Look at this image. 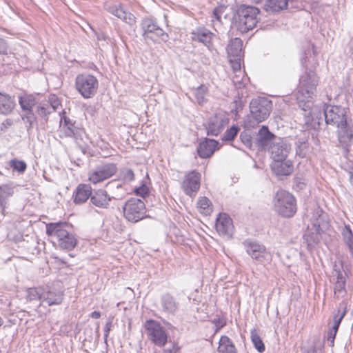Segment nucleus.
<instances>
[{
  "mask_svg": "<svg viewBox=\"0 0 353 353\" xmlns=\"http://www.w3.org/2000/svg\"><path fill=\"white\" fill-rule=\"evenodd\" d=\"M318 83L316 73L312 70H307L300 78L299 88L295 94L299 107L304 112H308L309 114L313 105L311 99Z\"/></svg>",
  "mask_w": 353,
  "mask_h": 353,
  "instance_id": "nucleus-1",
  "label": "nucleus"
},
{
  "mask_svg": "<svg viewBox=\"0 0 353 353\" xmlns=\"http://www.w3.org/2000/svg\"><path fill=\"white\" fill-rule=\"evenodd\" d=\"M48 236L56 239L60 249L70 251L77 245L76 235L70 230L67 223H50L46 225Z\"/></svg>",
  "mask_w": 353,
  "mask_h": 353,
  "instance_id": "nucleus-2",
  "label": "nucleus"
},
{
  "mask_svg": "<svg viewBox=\"0 0 353 353\" xmlns=\"http://www.w3.org/2000/svg\"><path fill=\"white\" fill-rule=\"evenodd\" d=\"M325 214L319 208L314 209L313 215L311 217V225L307 227V230L303 236L305 242L308 248L314 247L320 240L321 233L327 226V222L325 219Z\"/></svg>",
  "mask_w": 353,
  "mask_h": 353,
  "instance_id": "nucleus-3",
  "label": "nucleus"
},
{
  "mask_svg": "<svg viewBox=\"0 0 353 353\" xmlns=\"http://www.w3.org/2000/svg\"><path fill=\"white\" fill-rule=\"evenodd\" d=\"M273 202L275 211L284 217H291L296 212L294 197L285 190L277 191Z\"/></svg>",
  "mask_w": 353,
  "mask_h": 353,
  "instance_id": "nucleus-4",
  "label": "nucleus"
},
{
  "mask_svg": "<svg viewBox=\"0 0 353 353\" xmlns=\"http://www.w3.org/2000/svg\"><path fill=\"white\" fill-rule=\"evenodd\" d=\"M259 10L254 6H242L238 10V19L236 21L237 29L242 33L253 29L258 23L257 16Z\"/></svg>",
  "mask_w": 353,
  "mask_h": 353,
  "instance_id": "nucleus-5",
  "label": "nucleus"
},
{
  "mask_svg": "<svg viewBox=\"0 0 353 353\" xmlns=\"http://www.w3.org/2000/svg\"><path fill=\"white\" fill-rule=\"evenodd\" d=\"M146 334L148 339L155 345L162 347L168 342V334L165 328L157 321L147 320L144 324Z\"/></svg>",
  "mask_w": 353,
  "mask_h": 353,
  "instance_id": "nucleus-6",
  "label": "nucleus"
},
{
  "mask_svg": "<svg viewBox=\"0 0 353 353\" xmlns=\"http://www.w3.org/2000/svg\"><path fill=\"white\" fill-rule=\"evenodd\" d=\"M75 86L83 98L90 99L97 93L99 82L94 75L82 74L77 77Z\"/></svg>",
  "mask_w": 353,
  "mask_h": 353,
  "instance_id": "nucleus-7",
  "label": "nucleus"
},
{
  "mask_svg": "<svg viewBox=\"0 0 353 353\" xmlns=\"http://www.w3.org/2000/svg\"><path fill=\"white\" fill-rule=\"evenodd\" d=\"M123 216L129 221L138 222L145 214V206L143 201L136 198L128 199L123 207Z\"/></svg>",
  "mask_w": 353,
  "mask_h": 353,
  "instance_id": "nucleus-8",
  "label": "nucleus"
},
{
  "mask_svg": "<svg viewBox=\"0 0 353 353\" xmlns=\"http://www.w3.org/2000/svg\"><path fill=\"white\" fill-rule=\"evenodd\" d=\"M272 102L266 98L252 99L250 109L252 118L257 122H262L270 115L272 110Z\"/></svg>",
  "mask_w": 353,
  "mask_h": 353,
  "instance_id": "nucleus-9",
  "label": "nucleus"
},
{
  "mask_svg": "<svg viewBox=\"0 0 353 353\" xmlns=\"http://www.w3.org/2000/svg\"><path fill=\"white\" fill-rule=\"evenodd\" d=\"M325 120L327 124L337 126L346 125L347 110L345 108L338 105H326L324 108Z\"/></svg>",
  "mask_w": 353,
  "mask_h": 353,
  "instance_id": "nucleus-10",
  "label": "nucleus"
},
{
  "mask_svg": "<svg viewBox=\"0 0 353 353\" xmlns=\"http://www.w3.org/2000/svg\"><path fill=\"white\" fill-rule=\"evenodd\" d=\"M117 170V168L114 163H101L90 171L88 179L90 183L97 184L112 176Z\"/></svg>",
  "mask_w": 353,
  "mask_h": 353,
  "instance_id": "nucleus-11",
  "label": "nucleus"
},
{
  "mask_svg": "<svg viewBox=\"0 0 353 353\" xmlns=\"http://www.w3.org/2000/svg\"><path fill=\"white\" fill-rule=\"evenodd\" d=\"M229 123V118L223 112L212 115L208 121L205 129L209 136H218Z\"/></svg>",
  "mask_w": 353,
  "mask_h": 353,
  "instance_id": "nucleus-12",
  "label": "nucleus"
},
{
  "mask_svg": "<svg viewBox=\"0 0 353 353\" xmlns=\"http://www.w3.org/2000/svg\"><path fill=\"white\" fill-rule=\"evenodd\" d=\"M244 249L252 259L263 263L270 259V254L267 252L264 245L258 242L247 239L242 243Z\"/></svg>",
  "mask_w": 353,
  "mask_h": 353,
  "instance_id": "nucleus-13",
  "label": "nucleus"
},
{
  "mask_svg": "<svg viewBox=\"0 0 353 353\" xmlns=\"http://www.w3.org/2000/svg\"><path fill=\"white\" fill-rule=\"evenodd\" d=\"M201 174L196 171L188 172L184 177L181 183V188L184 192L190 196H194L200 188Z\"/></svg>",
  "mask_w": 353,
  "mask_h": 353,
  "instance_id": "nucleus-14",
  "label": "nucleus"
},
{
  "mask_svg": "<svg viewBox=\"0 0 353 353\" xmlns=\"http://www.w3.org/2000/svg\"><path fill=\"white\" fill-rule=\"evenodd\" d=\"M59 128L60 138H72L77 140L83 132V130L77 126L76 121L65 117H63V123L61 119Z\"/></svg>",
  "mask_w": 353,
  "mask_h": 353,
  "instance_id": "nucleus-15",
  "label": "nucleus"
},
{
  "mask_svg": "<svg viewBox=\"0 0 353 353\" xmlns=\"http://www.w3.org/2000/svg\"><path fill=\"white\" fill-rule=\"evenodd\" d=\"M268 150L273 160H282L288 158L291 146L285 140L278 138L274 140L273 145H270Z\"/></svg>",
  "mask_w": 353,
  "mask_h": 353,
  "instance_id": "nucleus-16",
  "label": "nucleus"
},
{
  "mask_svg": "<svg viewBox=\"0 0 353 353\" xmlns=\"http://www.w3.org/2000/svg\"><path fill=\"white\" fill-rule=\"evenodd\" d=\"M216 230L223 237L231 238L234 230L232 219L226 214H220L216 219Z\"/></svg>",
  "mask_w": 353,
  "mask_h": 353,
  "instance_id": "nucleus-17",
  "label": "nucleus"
},
{
  "mask_svg": "<svg viewBox=\"0 0 353 353\" xmlns=\"http://www.w3.org/2000/svg\"><path fill=\"white\" fill-rule=\"evenodd\" d=\"M270 166L272 172L277 176H288L294 170L293 163L288 158L282 160H273Z\"/></svg>",
  "mask_w": 353,
  "mask_h": 353,
  "instance_id": "nucleus-18",
  "label": "nucleus"
},
{
  "mask_svg": "<svg viewBox=\"0 0 353 353\" xmlns=\"http://www.w3.org/2000/svg\"><path fill=\"white\" fill-rule=\"evenodd\" d=\"M63 299V293L61 290L52 286L44 288L42 302L46 303L49 306L60 305Z\"/></svg>",
  "mask_w": 353,
  "mask_h": 353,
  "instance_id": "nucleus-19",
  "label": "nucleus"
},
{
  "mask_svg": "<svg viewBox=\"0 0 353 353\" xmlns=\"http://www.w3.org/2000/svg\"><path fill=\"white\" fill-rule=\"evenodd\" d=\"M112 199L113 196L109 195L106 190L99 189L92 191L90 203L99 208L107 209L110 207Z\"/></svg>",
  "mask_w": 353,
  "mask_h": 353,
  "instance_id": "nucleus-20",
  "label": "nucleus"
},
{
  "mask_svg": "<svg viewBox=\"0 0 353 353\" xmlns=\"http://www.w3.org/2000/svg\"><path fill=\"white\" fill-rule=\"evenodd\" d=\"M272 134L267 126H262L259 130L257 137L256 139V143L257 146L263 150L268 149L270 145H273V142L276 139H278Z\"/></svg>",
  "mask_w": 353,
  "mask_h": 353,
  "instance_id": "nucleus-21",
  "label": "nucleus"
},
{
  "mask_svg": "<svg viewBox=\"0 0 353 353\" xmlns=\"http://www.w3.org/2000/svg\"><path fill=\"white\" fill-rule=\"evenodd\" d=\"M218 141L214 139H205L198 146L197 152L199 156L203 159L211 157L218 148Z\"/></svg>",
  "mask_w": 353,
  "mask_h": 353,
  "instance_id": "nucleus-22",
  "label": "nucleus"
},
{
  "mask_svg": "<svg viewBox=\"0 0 353 353\" xmlns=\"http://www.w3.org/2000/svg\"><path fill=\"white\" fill-rule=\"evenodd\" d=\"M333 276L336 277L334 285V296L336 299L343 298L346 294L345 290V274L341 271L334 270Z\"/></svg>",
  "mask_w": 353,
  "mask_h": 353,
  "instance_id": "nucleus-23",
  "label": "nucleus"
},
{
  "mask_svg": "<svg viewBox=\"0 0 353 353\" xmlns=\"http://www.w3.org/2000/svg\"><path fill=\"white\" fill-rule=\"evenodd\" d=\"M16 102L13 97L0 92V114L8 115L12 114L16 108Z\"/></svg>",
  "mask_w": 353,
  "mask_h": 353,
  "instance_id": "nucleus-24",
  "label": "nucleus"
},
{
  "mask_svg": "<svg viewBox=\"0 0 353 353\" xmlns=\"http://www.w3.org/2000/svg\"><path fill=\"white\" fill-rule=\"evenodd\" d=\"M92 188L88 184H79L74 192V202L76 204H82L85 203L89 198H91Z\"/></svg>",
  "mask_w": 353,
  "mask_h": 353,
  "instance_id": "nucleus-25",
  "label": "nucleus"
},
{
  "mask_svg": "<svg viewBox=\"0 0 353 353\" xmlns=\"http://www.w3.org/2000/svg\"><path fill=\"white\" fill-rule=\"evenodd\" d=\"M213 34L208 30L201 28L192 33V39L203 43L205 46L210 47Z\"/></svg>",
  "mask_w": 353,
  "mask_h": 353,
  "instance_id": "nucleus-26",
  "label": "nucleus"
},
{
  "mask_svg": "<svg viewBox=\"0 0 353 353\" xmlns=\"http://www.w3.org/2000/svg\"><path fill=\"white\" fill-rule=\"evenodd\" d=\"M218 353H237V349L233 341L227 336H221L217 348Z\"/></svg>",
  "mask_w": 353,
  "mask_h": 353,
  "instance_id": "nucleus-27",
  "label": "nucleus"
},
{
  "mask_svg": "<svg viewBox=\"0 0 353 353\" xmlns=\"http://www.w3.org/2000/svg\"><path fill=\"white\" fill-rule=\"evenodd\" d=\"M339 141L343 147H347L351 142L353 134L348 124L343 126H337Z\"/></svg>",
  "mask_w": 353,
  "mask_h": 353,
  "instance_id": "nucleus-28",
  "label": "nucleus"
},
{
  "mask_svg": "<svg viewBox=\"0 0 353 353\" xmlns=\"http://www.w3.org/2000/svg\"><path fill=\"white\" fill-rule=\"evenodd\" d=\"M288 0H266L265 10L268 12H276L288 8Z\"/></svg>",
  "mask_w": 353,
  "mask_h": 353,
  "instance_id": "nucleus-29",
  "label": "nucleus"
},
{
  "mask_svg": "<svg viewBox=\"0 0 353 353\" xmlns=\"http://www.w3.org/2000/svg\"><path fill=\"white\" fill-rule=\"evenodd\" d=\"M243 42L239 38L232 39L227 47L228 54L234 58H239L241 55Z\"/></svg>",
  "mask_w": 353,
  "mask_h": 353,
  "instance_id": "nucleus-30",
  "label": "nucleus"
},
{
  "mask_svg": "<svg viewBox=\"0 0 353 353\" xmlns=\"http://www.w3.org/2000/svg\"><path fill=\"white\" fill-rule=\"evenodd\" d=\"M19 103L23 111L33 112L32 108L36 103L35 97L32 94H25L19 97Z\"/></svg>",
  "mask_w": 353,
  "mask_h": 353,
  "instance_id": "nucleus-31",
  "label": "nucleus"
},
{
  "mask_svg": "<svg viewBox=\"0 0 353 353\" xmlns=\"http://www.w3.org/2000/svg\"><path fill=\"white\" fill-rule=\"evenodd\" d=\"M347 310H346V303L344 302H341L339 304L337 313L334 315L333 321L334 324L331 328V330H334L335 333H337L339 325L346 315Z\"/></svg>",
  "mask_w": 353,
  "mask_h": 353,
  "instance_id": "nucleus-32",
  "label": "nucleus"
},
{
  "mask_svg": "<svg viewBox=\"0 0 353 353\" xmlns=\"http://www.w3.org/2000/svg\"><path fill=\"white\" fill-rule=\"evenodd\" d=\"M161 305L163 310L168 313H174L177 310V303L170 294H165L161 298Z\"/></svg>",
  "mask_w": 353,
  "mask_h": 353,
  "instance_id": "nucleus-33",
  "label": "nucleus"
},
{
  "mask_svg": "<svg viewBox=\"0 0 353 353\" xmlns=\"http://www.w3.org/2000/svg\"><path fill=\"white\" fill-rule=\"evenodd\" d=\"M197 208L200 213L209 215L212 212V203L208 198L200 197L197 201Z\"/></svg>",
  "mask_w": 353,
  "mask_h": 353,
  "instance_id": "nucleus-34",
  "label": "nucleus"
},
{
  "mask_svg": "<svg viewBox=\"0 0 353 353\" xmlns=\"http://www.w3.org/2000/svg\"><path fill=\"white\" fill-rule=\"evenodd\" d=\"M14 193L12 184H3L0 185V206L4 207L6 200Z\"/></svg>",
  "mask_w": 353,
  "mask_h": 353,
  "instance_id": "nucleus-35",
  "label": "nucleus"
},
{
  "mask_svg": "<svg viewBox=\"0 0 353 353\" xmlns=\"http://www.w3.org/2000/svg\"><path fill=\"white\" fill-rule=\"evenodd\" d=\"M141 27L145 38H149L157 27V25L151 19L146 18L142 21Z\"/></svg>",
  "mask_w": 353,
  "mask_h": 353,
  "instance_id": "nucleus-36",
  "label": "nucleus"
},
{
  "mask_svg": "<svg viewBox=\"0 0 353 353\" xmlns=\"http://www.w3.org/2000/svg\"><path fill=\"white\" fill-rule=\"evenodd\" d=\"M343 240L347 245L350 252L353 256V232L348 225H345L341 230Z\"/></svg>",
  "mask_w": 353,
  "mask_h": 353,
  "instance_id": "nucleus-37",
  "label": "nucleus"
},
{
  "mask_svg": "<svg viewBox=\"0 0 353 353\" xmlns=\"http://www.w3.org/2000/svg\"><path fill=\"white\" fill-rule=\"evenodd\" d=\"M21 119L26 124L27 132L30 133L34 124L37 123V118L33 112H28L21 116Z\"/></svg>",
  "mask_w": 353,
  "mask_h": 353,
  "instance_id": "nucleus-38",
  "label": "nucleus"
},
{
  "mask_svg": "<svg viewBox=\"0 0 353 353\" xmlns=\"http://www.w3.org/2000/svg\"><path fill=\"white\" fill-rule=\"evenodd\" d=\"M232 80L234 85L237 88H241L247 83L248 78L245 76L243 71L238 70L236 71V74L232 77Z\"/></svg>",
  "mask_w": 353,
  "mask_h": 353,
  "instance_id": "nucleus-39",
  "label": "nucleus"
},
{
  "mask_svg": "<svg viewBox=\"0 0 353 353\" xmlns=\"http://www.w3.org/2000/svg\"><path fill=\"white\" fill-rule=\"evenodd\" d=\"M309 147V143L305 138H299L296 142V154L301 157H305Z\"/></svg>",
  "mask_w": 353,
  "mask_h": 353,
  "instance_id": "nucleus-40",
  "label": "nucleus"
},
{
  "mask_svg": "<svg viewBox=\"0 0 353 353\" xmlns=\"http://www.w3.org/2000/svg\"><path fill=\"white\" fill-rule=\"evenodd\" d=\"M9 164L14 171H16L20 174H23L27 169L26 163L23 161L18 160L17 159L10 160Z\"/></svg>",
  "mask_w": 353,
  "mask_h": 353,
  "instance_id": "nucleus-41",
  "label": "nucleus"
},
{
  "mask_svg": "<svg viewBox=\"0 0 353 353\" xmlns=\"http://www.w3.org/2000/svg\"><path fill=\"white\" fill-rule=\"evenodd\" d=\"M251 340L255 348L259 352L261 353L265 351L264 343H263L261 337L257 334L256 330H252L251 332Z\"/></svg>",
  "mask_w": 353,
  "mask_h": 353,
  "instance_id": "nucleus-42",
  "label": "nucleus"
},
{
  "mask_svg": "<svg viewBox=\"0 0 353 353\" xmlns=\"http://www.w3.org/2000/svg\"><path fill=\"white\" fill-rule=\"evenodd\" d=\"M44 288H30L28 290V299L30 301L40 300L42 301Z\"/></svg>",
  "mask_w": 353,
  "mask_h": 353,
  "instance_id": "nucleus-43",
  "label": "nucleus"
},
{
  "mask_svg": "<svg viewBox=\"0 0 353 353\" xmlns=\"http://www.w3.org/2000/svg\"><path fill=\"white\" fill-rule=\"evenodd\" d=\"M207 91V87L203 85L199 86L194 90V96L199 104L202 105L203 103L205 102V96Z\"/></svg>",
  "mask_w": 353,
  "mask_h": 353,
  "instance_id": "nucleus-44",
  "label": "nucleus"
},
{
  "mask_svg": "<svg viewBox=\"0 0 353 353\" xmlns=\"http://www.w3.org/2000/svg\"><path fill=\"white\" fill-rule=\"evenodd\" d=\"M239 131V128L236 125H232L225 132L222 140L224 141H231L234 139Z\"/></svg>",
  "mask_w": 353,
  "mask_h": 353,
  "instance_id": "nucleus-45",
  "label": "nucleus"
},
{
  "mask_svg": "<svg viewBox=\"0 0 353 353\" xmlns=\"http://www.w3.org/2000/svg\"><path fill=\"white\" fill-rule=\"evenodd\" d=\"M168 37V35L163 31V30L157 26L152 34L150 35L148 39H150L154 41H157L158 39L166 41Z\"/></svg>",
  "mask_w": 353,
  "mask_h": 353,
  "instance_id": "nucleus-46",
  "label": "nucleus"
},
{
  "mask_svg": "<svg viewBox=\"0 0 353 353\" xmlns=\"http://www.w3.org/2000/svg\"><path fill=\"white\" fill-rule=\"evenodd\" d=\"M134 192L137 195H139L143 198H145L149 194V189L146 185L143 184L141 186L137 188L134 190Z\"/></svg>",
  "mask_w": 353,
  "mask_h": 353,
  "instance_id": "nucleus-47",
  "label": "nucleus"
},
{
  "mask_svg": "<svg viewBox=\"0 0 353 353\" xmlns=\"http://www.w3.org/2000/svg\"><path fill=\"white\" fill-rule=\"evenodd\" d=\"M37 112L41 117H46L51 113L50 107L48 104L39 106Z\"/></svg>",
  "mask_w": 353,
  "mask_h": 353,
  "instance_id": "nucleus-48",
  "label": "nucleus"
},
{
  "mask_svg": "<svg viewBox=\"0 0 353 353\" xmlns=\"http://www.w3.org/2000/svg\"><path fill=\"white\" fill-rule=\"evenodd\" d=\"M8 53V46L6 41L0 38V54H6Z\"/></svg>",
  "mask_w": 353,
  "mask_h": 353,
  "instance_id": "nucleus-49",
  "label": "nucleus"
},
{
  "mask_svg": "<svg viewBox=\"0 0 353 353\" xmlns=\"http://www.w3.org/2000/svg\"><path fill=\"white\" fill-rule=\"evenodd\" d=\"M302 353H319V350L314 345L304 347L301 349Z\"/></svg>",
  "mask_w": 353,
  "mask_h": 353,
  "instance_id": "nucleus-50",
  "label": "nucleus"
},
{
  "mask_svg": "<svg viewBox=\"0 0 353 353\" xmlns=\"http://www.w3.org/2000/svg\"><path fill=\"white\" fill-rule=\"evenodd\" d=\"M120 4H108L105 6V9L113 15L115 14L117 9L119 8Z\"/></svg>",
  "mask_w": 353,
  "mask_h": 353,
  "instance_id": "nucleus-51",
  "label": "nucleus"
},
{
  "mask_svg": "<svg viewBox=\"0 0 353 353\" xmlns=\"http://www.w3.org/2000/svg\"><path fill=\"white\" fill-rule=\"evenodd\" d=\"M114 16L117 17L121 19H126V12L119 6Z\"/></svg>",
  "mask_w": 353,
  "mask_h": 353,
  "instance_id": "nucleus-52",
  "label": "nucleus"
},
{
  "mask_svg": "<svg viewBox=\"0 0 353 353\" xmlns=\"http://www.w3.org/2000/svg\"><path fill=\"white\" fill-rule=\"evenodd\" d=\"M13 123V121L10 119H7L5 121H3V123L1 124V130L5 131L8 128H10Z\"/></svg>",
  "mask_w": 353,
  "mask_h": 353,
  "instance_id": "nucleus-53",
  "label": "nucleus"
},
{
  "mask_svg": "<svg viewBox=\"0 0 353 353\" xmlns=\"http://www.w3.org/2000/svg\"><path fill=\"white\" fill-rule=\"evenodd\" d=\"M124 180L126 181H132L134 180V172L132 170L129 169L125 171L124 173Z\"/></svg>",
  "mask_w": 353,
  "mask_h": 353,
  "instance_id": "nucleus-54",
  "label": "nucleus"
},
{
  "mask_svg": "<svg viewBox=\"0 0 353 353\" xmlns=\"http://www.w3.org/2000/svg\"><path fill=\"white\" fill-rule=\"evenodd\" d=\"M179 347L177 344L173 343L171 348L165 349L163 353H179Z\"/></svg>",
  "mask_w": 353,
  "mask_h": 353,
  "instance_id": "nucleus-55",
  "label": "nucleus"
},
{
  "mask_svg": "<svg viewBox=\"0 0 353 353\" xmlns=\"http://www.w3.org/2000/svg\"><path fill=\"white\" fill-rule=\"evenodd\" d=\"M336 335V333L334 332V330H330L327 333V341L330 343V345L333 346L334 345V341L335 339V336Z\"/></svg>",
  "mask_w": 353,
  "mask_h": 353,
  "instance_id": "nucleus-56",
  "label": "nucleus"
},
{
  "mask_svg": "<svg viewBox=\"0 0 353 353\" xmlns=\"http://www.w3.org/2000/svg\"><path fill=\"white\" fill-rule=\"evenodd\" d=\"M112 321H108L106 323H105V328H104V337H105V340H106V339L108 338V335H109V333H110V331L111 330V327H112Z\"/></svg>",
  "mask_w": 353,
  "mask_h": 353,
  "instance_id": "nucleus-57",
  "label": "nucleus"
},
{
  "mask_svg": "<svg viewBox=\"0 0 353 353\" xmlns=\"http://www.w3.org/2000/svg\"><path fill=\"white\" fill-rule=\"evenodd\" d=\"M123 20L128 23L132 25L135 22V17L132 14L126 12V19Z\"/></svg>",
  "mask_w": 353,
  "mask_h": 353,
  "instance_id": "nucleus-58",
  "label": "nucleus"
},
{
  "mask_svg": "<svg viewBox=\"0 0 353 353\" xmlns=\"http://www.w3.org/2000/svg\"><path fill=\"white\" fill-rule=\"evenodd\" d=\"M59 105H61V104L57 99L52 101L50 105H49L51 112L57 110Z\"/></svg>",
  "mask_w": 353,
  "mask_h": 353,
  "instance_id": "nucleus-59",
  "label": "nucleus"
},
{
  "mask_svg": "<svg viewBox=\"0 0 353 353\" xmlns=\"http://www.w3.org/2000/svg\"><path fill=\"white\" fill-rule=\"evenodd\" d=\"M213 15L214 16L215 19L220 21L221 20V15H220V10L218 8H215L213 11Z\"/></svg>",
  "mask_w": 353,
  "mask_h": 353,
  "instance_id": "nucleus-60",
  "label": "nucleus"
},
{
  "mask_svg": "<svg viewBox=\"0 0 353 353\" xmlns=\"http://www.w3.org/2000/svg\"><path fill=\"white\" fill-rule=\"evenodd\" d=\"M90 316L93 319H99L101 317V313L98 311H94L90 314Z\"/></svg>",
  "mask_w": 353,
  "mask_h": 353,
  "instance_id": "nucleus-61",
  "label": "nucleus"
},
{
  "mask_svg": "<svg viewBox=\"0 0 353 353\" xmlns=\"http://www.w3.org/2000/svg\"><path fill=\"white\" fill-rule=\"evenodd\" d=\"M232 68H233V70H234V74H236V71L238 70H241V65H240V63L236 62V63H234V64L232 65Z\"/></svg>",
  "mask_w": 353,
  "mask_h": 353,
  "instance_id": "nucleus-62",
  "label": "nucleus"
},
{
  "mask_svg": "<svg viewBox=\"0 0 353 353\" xmlns=\"http://www.w3.org/2000/svg\"><path fill=\"white\" fill-rule=\"evenodd\" d=\"M349 179L351 184L353 185V169L349 172Z\"/></svg>",
  "mask_w": 353,
  "mask_h": 353,
  "instance_id": "nucleus-63",
  "label": "nucleus"
},
{
  "mask_svg": "<svg viewBox=\"0 0 353 353\" xmlns=\"http://www.w3.org/2000/svg\"><path fill=\"white\" fill-rule=\"evenodd\" d=\"M3 319L0 317V326L3 324Z\"/></svg>",
  "mask_w": 353,
  "mask_h": 353,
  "instance_id": "nucleus-64",
  "label": "nucleus"
}]
</instances>
